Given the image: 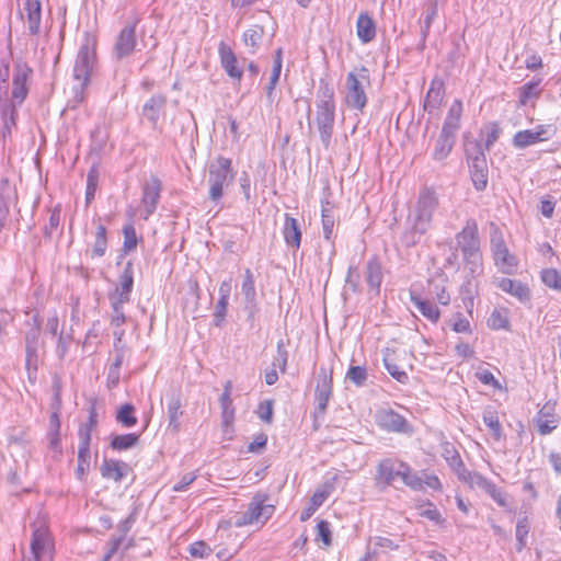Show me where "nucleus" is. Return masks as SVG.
<instances>
[{
    "mask_svg": "<svg viewBox=\"0 0 561 561\" xmlns=\"http://www.w3.org/2000/svg\"><path fill=\"white\" fill-rule=\"evenodd\" d=\"M332 394V373L324 367L320 368L318 382L314 392L316 409L313 416L316 420L322 419L327 412L328 402Z\"/></svg>",
    "mask_w": 561,
    "mask_h": 561,
    "instance_id": "8",
    "label": "nucleus"
},
{
    "mask_svg": "<svg viewBox=\"0 0 561 561\" xmlns=\"http://www.w3.org/2000/svg\"><path fill=\"white\" fill-rule=\"evenodd\" d=\"M461 114L462 103L459 100H455L449 107L440 133L456 139L457 133L460 129Z\"/></svg>",
    "mask_w": 561,
    "mask_h": 561,
    "instance_id": "24",
    "label": "nucleus"
},
{
    "mask_svg": "<svg viewBox=\"0 0 561 561\" xmlns=\"http://www.w3.org/2000/svg\"><path fill=\"white\" fill-rule=\"evenodd\" d=\"M321 217L324 238L330 240L334 228V214L332 208L323 207Z\"/></svg>",
    "mask_w": 561,
    "mask_h": 561,
    "instance_id": "54",
    "label": "nucleus"
},
{
    "mask_svg": "<svg viewBox=\"0 0 561 561\" xmlns=\"http://www.w3.org/2000/svg\"><path fill=\"white\" fill-rule=\"evenodd\" d=\"M456 240L462 256L481 253L478 224L474 219L467 220L462 230L457 233Z\"/></svg>",
    "mask_w": 561,
    "mask_h": 561,
    "instance_id": "10",
    "label": "nucleus"
},
{
    "mask_svg": "<svg viewBox=\"0 0 561 561\" xmlns=\"http://www.w3.org/2000/svg\"><path fill=\"white\" fill-rule=\"evenodd\" d=\"M134 283H119L110 294L112 308L121 307L130 300Z\"/></svg>",
    "mask_w": 561,
    "mask_h": 561,
    "instance_id": "36",
    "label": "nucleus"
},
{
    "mask_svg": "<svg viewBox=\"0 0 561 561\" xmlns=\"http://www.w3.org/2000/svg\"><path fill=\"white\" fill-rule=\"evenodd\" d=\"M370 87L368 69L350 71L345 79L344 103L351 110L363 112L368 102L366 90Z\"/></svg>",
    "mask_w": 561,
    "mask_h": 561,
    "instance_id": "4",
    "label": "nucleus"
},
{
    "mask_svg": "<svg viewBox=\"0 0 561 561\" xmlns=\"http://www.w3.org/2000/svg\"><path fill=\"white\" fill-rule=\"evenodd\" d=\"M500 288L516 297L520 302H527L530 300V289L527 283H499Z\"/></svg>",
    "mask_w": 561,
    "mask_h": 561,
    "instance_id": "37",
    "label": "nucleus"
},
{
    "mask_svg": "<svg viewBox=\"0 0 561 561\" xmlns=\"http://www.w3.org/2000/svg\"><path fill=\"white\" fill-rule=\"evenodd\" d=\"M445 94V87L444 82L440 79H434L431 82L430 89L427 91L425 102H424V108L425 111L432 113L438 106L440 105L443 98Z\"/></svg>",
    "mask_w": 561,
    "mask_h": 561,
    "instance_id": "29",
    "label": "nucleus"
},
{
    "mask_svg": "<svg viewBox=\"0 0 561 561\" xmlns=\"http://www.w3.org/2000/svg\"><path fill=\"white\" fill-rule=\"evenodd\" d=\"M257 414L262 421L271 423L273 417V402L270 400L261 402L259 405Z\"/></svg>",
    "mask_w": 561,
    "mask_h": 561,
    "instance_id": "63",
    "label": "nucleus"
},
{
    "mask_svg": "<svg viewBox=\"0 0 561 561\" xmlns=\"http://www.w3.org/2000/svg\"><path fill=\"white\" fill-rule=\"evenodd\" d=\"M90 438L89 434L84 432L81 435V443H79L78 449V466L76 470L78 479L83 480L90 467Z\"/></svg>",
    "mask_w": 561,
    "mask_h": 561,
    "instance_id": "28",
    "label": "nucleus"
},
{
    "mask_svg": "<svg viewBox=\"0 0 561 561\" xmlns=\"http://www.w3.org/2000/svg\"><path fill=\"white\" fill-rule=\"evenodd\" d=\"M219 299L215 306V325L220 327L226 318L228 299L231 293V283H221L219 287Z\"/></svg>",
    "mask_w": 561,
    "mask_h": 561,
    "instance_id": "32",
    "label": "nucleus"
},
{
    "mask_svg": "<svg viewBox=\"0 0 561 561\" xmlns=\"http://www.w3.org/2000/svg\"><path fill=\"white\" fill-rule=\"evenodd\" d=\"M402 482L413 490L423 489V478L411 471V468L405 463L404 471L401 478Z\"/></svg>",
    "mask_w": 561,
    "mask_h": 561,
    "instance_id": "52",
    "label": "nucleus"
},
{
    "mask_svg": "<svg viewBox=\"0 0 561 561\" xmlns=\"http://www.w3.org/2000/svg\"><path fill=\"white\" fill-rule=\"evenodd\" d=\"M139 440V435L135 433L116 435L112 438L111 447L115 450H126L134 447Z\"/></svg>",
    "mask_w": 561,
    "mask_h": 561,
    "instance_id": "44",
    "label": "nucleus"
},
{
    "mask_svg": "<svg viewBox=\"0 0 561 561\" xmlns=\"http://www.w3.org/2000/svg\"><path fill=\"white\" fill-rule=\"evenodd\" d=\"M410 299L417 311L427 320L433 323L438 321L440 312L432 298H430L427 295L422 296L415 289H410Z\"/></svg>",
    "mask_w": 561,
    "mask_h": 561,
    "instance_id": "20",
    "label": "nucleus"
},
{
    "mask_svg": "<svg viewBox=\"0 0 561 561\" xmlns=\"http://www.w3.org/2000/svg\"><path fill=\"white\" fill-rule=\"evenodd\" d=\"M16 103L8 102L0 108V116L2 121V137L5 138L12 133V128L16 125L18 110Z\"/></svg>",
    "mask_w": 561,
    "mask_h": 561,
    "instance_id": "34",
    "label": "nucleus"
},
{
    "mask_svg": "<svg viewBox=\"0 0 561 561\" xmlns=\"http://www.w3.org/2000/svg\"><path fill=\"white\" fill-rule=\"evenodd\" d=\"M438 205V195L434 190L425 187L419 193L414 211L409 217L410 227L402 237L405 245H415L427 232Z\"/></svg>",
    "mask_w": 561,
    "mask_h": 561,
    "instance_id": "1",
    "label": "nucleus"
},
{
    "mask_svg": "<svg viewBox=\"0 0 561 561\" xmlns=\"http://www.w3.org/2000/svg\"><path fill=\"white\" fill-rule=\"evenodd\" d=\"M548 128L543 125H538L534 129H525L517 131L512 140V144L517 149H524L537 142L547 140L549 138Z\"/></svg>",
    "mask_w": 561,
    "mask_h": 561,
    "instance_id": "15",
    "label": "nucleus"
},
{
    "mask_svg": "<svg viewBox=\"0 0 561 561\" xmlns=\"http://www.w3.org/2000/svg\"><path fill=\"white\" fill-rule=\"evenodd\" d=\"M99 173L95 168H92L87 175V190H85V202L90 204L94 198L95 191L98 187Z\"/></svg>",
    "mask_w": 561,
    "mask_h": 561,
    "instance_id": "53",
    "label": "nucleus"
},
{
    "mask_svg": "<svg viewBox=\"0 0 561 561\" xmlns=\"http://www.w3.org/2000/svg\"><path fill=\"white\" fill-rule=\"evenodd\" d=\"M470 488H479L483 490L486 494H489L500 506H507V495L506 493L497 488L492 481L478 473L477 477L469 484Z\"/></svg>",
    "mask_w": 561,
    "mask_h": 561,
    "instance_id": "23",
    "label": "nucleus"
},
{
    "mask_svg": "<svg viewBox=\"0 0 561 561\" xmlns=\"http://www.w3.org/2000/svg\"><path fill=\"white\" fill-rule=\"evenodd\" d=\"M188 551L195 558H206L211 553V548L204 541H195L190 546Z\"/></svg>",
    "mask_w": 561,
    "mask_h": 561,
    "instance_id": "60",
    "label": "nucleus"
},
{
    "mask_svg": "<svg viewBox=\"0 0 561 561\" xmlns=\"http://www.w3.org/2000/svg\"><path fill=\"white\" fill-rule=\"evenodd\" d=\"M127 463L113 459H105L101 466V474L103 478L121 481L127 473Z\"/></svg>",
    "mask_w": 561,
    "mask_h": 561,
    "instance_id": "33",
    "label": "nucleus"
},
{
    "mask_svg": "<svg viewBox=\"0 0 561 561\" xmlns=\"http://www.w3.org/2000/svg\"><path fill=\"white\" fill-rule=\"evenodd\" d=\"M333 482H325L322 485H320L310 497L306 507L301 511L300 520H308L314 514V512L325 502V500L333 492Z\"/></svg>",
    "mask_w": 561,
    "mask_h": 561,
    "instance_id": "19",
    "label": "nucleus"
},
{
    "mask_svg": "<svg viewBox=\"0 0 561 561\" xmlns=\"http://www.w3.org/2000/svg\"><path fill=\"white\" fill-rule=\"evenodd\" d=\"M98 420H96V411L95 408L92 405L89 410V421L88 423L83 424L79 428V443H81V435L87 432L89 434V438L91 439V432L96 426Z\"/></svg>",
    "mask_w": 561,
    "mask_h": 561,
    "instance_id": "61",
    "label": "nucleus"
},
{
    "mask_svg": "<svg viewBox=\"0 0 561 561\" xmlns=\"http://www.w3.org/2000/svg\"><path fill=\"white\" fill-rule=\"evenodd\" d=\"M463 272L466 273L465 277L468 278V280H470V278L479 277L483 271L481 253L463 256Z\"/></svg>",
    "mask_w": 561,
    "mask_h": 561,
    "instance_id": "40",
    "label": "nucleus"
},
{
    "mask_svg": "<svg viewBox=\"0 0 561 561\" xmlns=\"http://www.w3.org/2000/svg\"><path fill=\"white\" fill-rule=\"evenodd\" d=\"M280 71H282V49L278 48L275 54V57H274L273 69H272L271 76H270V82L266 87V94L268 98L272 96V93L276 87V83L279 80Z\"/></svg>",
    "mask_w": 561,
    "mask_h": 561,
    "instance_id": "45",
    "label": "nucleus"
},
{
    "mask_svg": "<svg viewBox=\"0 0 561 561\" xmlns=\"http://www.w3.org/2000/svg\"><path fill=\"white\" fill-rule=\"evenodd\" d=\"M431 288L426 294L433 301L436 299L440 305L447 306L450 301V295L446 291L445 287L439 283H430Z\"/></svg>",
    "mask_w": 561,
    "mask_h": 561,
    "instance_id": "49",
    "label": "nucleus"
},
{
    "mask_svg": "<svg viewBox=\"0 0 561 561\" xmlns=\"http://www.w3.org/2000/svg\"><path fill=\"white\" fill-rule=\"evenodd\" d=\"M21 16L26 20L28 33L36 36L41 33L42 2L41 0H24Z\"/></svg>",
    "mask_w": 561,
    "mask_h": 561,
    "instance_id": "16",
    "label": "nucleus"
},
{
    "mask_svg": "<svg viewBox=\"0 0 561 561\" xmlns=\"http://www.w3.org/2000/svg\"><path fill=\"white\" fill-rule=\"evenodd\" d=\"M232 161L226 157H218L208 167V198L216 205L220 204L227 188L234 180Z\"/></svg>",
    "mask_w": 561,
    "mask_h": 561,
    "instance_id": "3",
    "label": "nucleus"
},
{
    "mask_svg": "<svg viewBox=\"0 0 561 561\" xmlns=\"http://www.w3.org/2000/svg\"><path fill=\"white\" fill-rule=\"evenodd\" d=\"M490 243L497 268L504 274H514L518 266V260L510 252L500 228L494 224H491Z\"/></svg>",
    "mask_w": 561,
    "mask_h": 561,
    "instance_id": "6",
    "label": "nucleus"
},
{
    "mask_svg": "<svg viewBox=\"0 0 561 561\" xmlns=\"http://www.w3.org/2000/svg\"><path fill=\"white\" fill-rule=\"evenodd\" d=\"M137 24L138 20L129 21L118 33L113 48V56L117 60L127 58L134 53L137 45Z\"/></svg>",
    "mask_w": 561,
    "mask_h": 561,
    "instance_id": "9",
    "label": "nucleus"
},
{
    "mask_svg": "<svg viewBox=\"0 0 561 561\" xmlns=\"http://www.w3.org/2000/svg\"><path fill=\"white\" fill-rule=\"evenodd\" d=\"M220 64L226 73L233 80L240 81L242 79L243 70L239 66V61L232 49L224 42H220L218 47Z\"/></svg>",
    "mask_w": 561,
    "mask_h": 561,
    "instance_id": "18",
    "label": "nucleus"
},
{
    "mask_svg": "<svg viewBox=\"0 0 561 561\" xmlns=\"http://www.w3.org/2000/svg\"><path fill=\"white\" fill-rule=\"evenodd\" d=\"M405 463L403 461L383 459L377 466L376 483L385 488L394 485L397 479H401L404 471Z\"/></svg>",
    "mask_w": 561,
    "mask_h": 561,
    "instance_id": "11",
    "label": "nucleus"
},
{
    "mask_svg": "<svg viewBox=\"0 0 561 561\" xmlns=\"http://www.w3.org/2000/svg\"><path fill=\"white\" fill-rule=\"evenodd\" d=\"M488 327L492 330H510V312L505 308H495L489 319Z\"/></svg>",
    "mask_w": 561,
    "mask_h": 561,
    "instance_id": "38",
    "label": "nucleus"
},
{
    "mask_svg": "<svg viewBox=\"0 0 561 561\" xmlns=\"http://www.w3.org/2000/svg\"><path fill=\"white\" fill-rule=\"evenodd\" d=\"M367 369L364 366H351L346 373V379L357 387H363L367 381Z\"/></svg>",
    "mask_w": 561,
    "mask_h": 561,
    "instance_id": "48",
    "label": "nucleus"
},
{
    "mask_svg": "<svg viewBox=\"0 0 561 561\" xmlns=\"http://www.w3.org/2000/svg\"><path fill=\"white\" fill-rule=\"evenodd\" d=\"M60 206H56L50 210L49 220L48 224L44 227V236L48 239H50L54 234V232L57 230V228L60 225Z\"/></svg>",
    "mask_w": 561,
    "mask_h": 561,
    "instance_id": "50",
    "label": "nucleus"
},
{
    "mask_svg": "<svg viewBox=\"0 0 561 561\" xmlns=\"http://www.w3.org/2000/svg\"><path fill=\"white\" fill-rule=\"evenodd\" d=\"M167 98L162 94L152 95L142 106V116L154 128L158 124L161 113L164 111Z\"/></svg>",
    "mask_w": 561,
    "mask_h": 561,
    "instance_id": "25",
    "label": "nucleus"
},
{
    "mask_svg": "<svg viewBox=\"0 0 561 561\" xmlns=\"http://www.w3.org/2000/svg\"><path fill=\"white\" fill-rule=\"evenodd\" d=\"M529 531V523L528 518L524 517L518 519L516 525V540H517V551H522L526 546V538Z\"/></svg>",
    "mask_w": 561,
    "mask_h": 561,
    "instance_id": "51",
    "label": "nucleus"
},
{
    "mask_svg": "<svg viewBox=\"0 0 561 561\" xmlns=\"http://www.w3.org/2000/svg\"><path fill=\"white\" fill-rule=\"evenodd\" d=\"M391 355L392 354H390L389 352L385 353V355H383L385 368L391 375V377L394 378L397 381H399L401 383H407L409 381L408 374L404 370L399 368V366L394 363Z\"/></svg>",
    "mask_w": 561,
    "mask_h": 561,
    "instance_id": "43",
    "label": "nucleus"
},
{
    "mask_svg": "<svg viewBox=\"0 0 561 561\" xmlns=\"http://www.w3.org/2000/svg\"><path fill=\"white\" fill-rule=\"evenodd\" d=\"M378 424L390 432H404L408 423L403 416L392 410H382L377 414Z\"/></svg>",
    "mask_w": 561,
    "mask_h": 561,
    "instance_id": "26",
    "label": "nucleus"
},
{
    "mask_svg": "<svg viewBox=\"0 0 561 561\" xmlns=\"http://www.w3.org/2000/svg\"><path fill=\"white\" fill-rule=\"evenodd\" d=\"M534 422L540 435H548L556 430L560 422V417L556 413V403L551 401L546 402L538 411Z\"/></svg>",
    "mask_w": 561,
    "mask_h": 561,
    "instance_id": "14",
    "label": "nucleus"
},
{
    "mask_svg": "<svg viewBox=\"0 0 561 561\" xmlns=\"http://www.w3.org/2000/svg\"><path fill=\"white\" fill-rule=\"evenodd\" d=\"M135 408L130 403H126L121 407V409L117 411L116 420L118 423H121L124 427H131L136 425L137 417L134 415Z\"/></svg>",
    "mask_w": 561,
    "mask_h": 561,
    "instance_id": "46",
    "label": "nucleus"
},
{
    "mask_svg": "<svg viewBox=\"0 0 561 561\" xmlns=\"http://www.w3.org/2000/svg\"><path fill=\"white\" fill-rule=\"evenodd\" d=\"M444 458L450 469L456 473L457 478L468 485L472 482L474 477H477L478 472L470 471L466 468L461 457L454 447L445 448Z\"/></svg>",
    "mask_w": 561,
    "mask_h": 561,
    "instance_id": "17",
    "label": "nucleus"
},
{
    "mask_svg": "<svg viewBox=\"0 0 561 561\" xmlns=\"http://www.w3.org/2000/svg\"><path fill=\"white\" fill-rule=\"evenodd\" d=\"M161 192V182L158 178L152 176L145 183L142 188V204L145 206V219H148L157 208Z\"/></svg>",
    "mask_w": 561,
    "mask_h": 561,
    "instance_id": "21",
    "label": "nucleus"
},
{
    "mask_svg": "<svg viewBox=\"0 0 561 561\" xmlns=\"http://www.w3.org/2000/svg\"><path fill=\"white\" fill-rule=\"evenodd\" d=\"M263 27L259 25H254L253 27L247 30L243 33V42L245 46L249 48V53L255 54L259 49L262 38H263Z\"/></svg>",
    "mask_w": 561,
    "mask_h": 561,
    "instance_id": "41",
    "label": "nucleus"
},
{
    "mask_svg": "<svg viewBox=\"0 0 561 561\" xmlns=\"http://www.w3.org/2000/svg\"><path fill=\"white\" fill-rule=\"evenodd\" d=\"M124 234V243L123 251L124 253H129L135 250L138 243V238L136 233V229L133 224L125 225L123 228Z\"/></svg>",
    "mask_w": 561,
    "mask_h": 561,
    "instance_id": "47",
    "label": "nucleus"
},
{
    "mask_svg": "<svg viewBox=\"0 0 561 561\" xmlns=\"http://www.w3.org/2000/svg\"><path fill=\"white\" fill-rule=\"evenodd\" d=\"M314 123L322 145L329 148L335 123V101L334 90L328 83H322L318 90Z\"/></svg>",
    "mask_w": 561,
    "mask_h": 561,
    "instance_id": "2",
    "label": "nucleus"
},
{
    "mask_svg": "<svg viewBox=\"0 0 561 561\" xmlns=\"http://www.w3.org/2000/svg\"><path fill=\"white\" fill-rule=\"evenodd\" d=\"M31 75L32 69L26 64L19 62L15 65L12 79V99L10 102L18 105L24 102L28 93L27 81Z\"/></svg>",
    "mask_w": 561,
    "mask_h": 561,
    "instance_id": "12",
    "label": "nucleus"
},
{
    "mask_svg": "<svg viewBox=\"0 0 561 561\" xmlns=\"http://www.w3.org/2000/svg\"><path fill=\"white\" fill-rule=\"evenodd\" d=\"M283 236L286 244L295 251L299 249L301 242V230L297 219L290 215H285Z\"/></svg>",
    "mask_w": 561,
    "mask_h": 561,
    "instance_id": "27",
    "label": "nucleus"
},
{
    "mask_svg": "<svg viewBox=\"0 0 561 561\" xmlns=\"http://www.w3.org/2000/svg\"><path fill=\"white\" fill-rule=\"evenodd\" d=\"M107 249L106 228L102 224L96 225L95 240L91 249L92 257H102Z\"/></svg>",
    "mask_w": 561,
    "mask_h": 561,
    "instance_id": "42",
    "label": "nucleus"
},
{
    "mask_svg": "<svg viewBox=\"0 0 561 561\" xmlns=\"http://www.w3.org/2000/svg\"><path fill=\"white\" fill-rule=\"evenodd\" d=\"M95 59L93 44L87 37L79 48L73 66V78L79 81L81 88H84L89 83Z\"/></svg>",
    "mask_w": 561,
    "mask_h": 561,
    "instance_id": "7",
    "label": "nucleus"
},
{
    "mask_svg": "<svg viewBox=\"0 0 561 561\" xmlns=\"http://www.w3.org/2000/svg\"><path fill=\"white\" fill-rule=\"evenodd\" d=\"M451 328L457 333L470 332V323L461 313H456L454 316L451 320Z\"/></svg>",
    "mask_w": 561,
    "mask_h": 561,
    "instance_id": "62",
    "label": "nucleus"
},
{
    "mask_svg": "<svg viewBox=\"0 0 561 561\" xmlns=\"http://www.w3.org/2000/svg\"><path fill=\"white\" fill-rule=\"evenodd\" d=\"M231 381H227L224 387V392L220 396V408H221V419L222 425L228 427L232 424L234 420V409L231 400Z\"/></svg>",
    "mask_w": 561,
    "mask_h": 561,
    "instance_id": "31",
    "label": "nucleus"
},
{
    "mask_svg": "<svg viewBox=\"0 0 561 561\" xmlns=\"http://www.w3.org/2000/svg\"><path fill=\"white\" fill-rule=\"evenodd\" d=\"M357 36L362 43L371 42L376 36V25L368 13L362 12L356 22Z\"/></svg>",
    "mask_w": 561,
    "mask_h": 561,
    "instance_id": "30",
    "label": "nucleus"
},
{
    "mask_svg": "<svg viewBox=\"0 0 561 561\" xmlns=\"http://www.w3.org/2000/svg\"><path fill=\"white\" fill-rule=\"evenodd\" d=\"M268 495L256 493L248 504L245 512L236 517L234 526L243 527L253 524L264 525L274 514L275 506L267 503Z\"/></svg>",
    "mask_w": 561,
    "mask_h": 561,
    "instance_id": "5",
    "label": "nucleus"
},
{
    "mask_svg": "<svg viewBox=\"0 0 561 561\" xmlns=\"http://www.w3.org/2000/svg\"><path fill=\"white\" fill-rule=\"evenodd\" d=\"M196 479V476L193 473V472H188V473H185L181 480L179 482H176L174 485H173V491L174 492H182L184 491L191 483L194 482V480Z\"/></svg>",
    "mask_w": 561,
    "mask_h": 561,
    "instance_id": "64",
    "label": "nucleus"
},
{
    "mask_svg": "<svg viewBox=\"0 0 561 561\" xmlns=\"http://www.w3.org/2000/svg\"><path fill=\"white\" fill-rule=\"evenodd\" d=\"M483 422L491 431L496 440L502 438V425L499 420L497 411L493 407H486L483 411Z\"/></svg>",
    "mask_w": 561,
    "mask_h": 561,
    "instance_id": "39",
    "label": "nucleus"
},
{
    "mask_svg": "<svg viewBox=\"0 0 561 561\" xmlns=\"http://www.w3.org/2000/svg\"><path fill=\"white\" fill-rule=\"evenodd\" d=\"M317 537L320 539L325 546H330L332 542V533L330 529V523L327 520H320L317 524Z\"/></svg>",
    "mask_w": 561,
    "mask_h": 561,
    "instance_id": "59",
    "label": "nucleus"
},
{
    "mask_svg": "<svg viewBox=\"0 0 561 561\" xmlns=\"http://www.w3.org/2000/svg\"><path fill=\"white\" fill-rule=\"evenodd\" d=\"M471 162L470 174L473 186L477 191L485 190L488 185V165L485 154L479 145H476V154L469 156Z\"/></svg>",
    "mask_w": 561,
    "mask_h": 561,
    "instance_id": "13",
    "label": "nucleus"
},
{
    "mask_svg": "<svg viewBox=\"0 0 561 561\" xmlns=\"http://www.w3.org/2000/svg\"><path fill=\"white\" fill-rule=\"evenodd\" d=\"M0 199L12 203L16 201L15 187L7 179L0 181Z\"/></svg>",
    "mask_w": 561,
    "mask_h": 561,
    "instance_id": "58",
    "label": "nucleus"
},
{
    "mask_svg": "<svg viewBox=\"0 0 561 561\" xmlns=\"http://www.w3.org/2000/svg\"><path fill=\"white\" fill-rule=\"evenodd\" d=\"M382 277L381 264L375 259L369 260L366 265V280H381Z\"/></svg>",
    "mask_w": 561,
    "mask_h": 561,
    "instance_id": "56",
    "label": "nucleus"
},
{
    "mask_svg": "<svg viewBox=\"0 0 561 561\" xmlns=\"http://www.w3.org/2000/svg\"><path fill=\"white\" fill-rule=\"evenodd\" d=\"M181 408L180 394L176 391H172L168 394L167 402L168 431L172 434H178L181 428L180 417L183 414Z\"/></svg>",
    "mask_w": 561,
    "mask_h": 561,
    "instance_id": "22",
    "label": "nucleus"
},
{
    "mask_svg": "<svg viewBox=\"0 0 561 561\" xmlns=\"http://www.w3.org/2000/svg\"><path fill=\"white\" fill-rule=\"evenodd\" d=\"M437 16V3L435 1L431 2L426 10V15L422 25V36L425 38L430 32L432 22Z\"/></svg>",
    "mask_w": 561,
    "mask_h": 561,
    "instance_id": "57",
    "label": "nucleus"
},
{
    "mask_svg": "<svg viewBox=\"0 0 561 561\" xmlns=\"http://www.w3.org/2000/svg\"><path fill=\"white\" fill-rule=\"evenodd\" d=\"M539 94V81L528 82L520 88L519 102L525 105L528 100Z\"/></svg>",
    "mask_w": 561,
    "mask_h": 561,
    "instance_id": "55",
    "label": "nucleus"
},
{
    "mask_svg": "<svg viewBox=\"0 0 561 561\" xmlns=\"http://www.w3.org/2000/svg\"><path fill=\"white\" fill-rule=\"evenodd\" d=\"M455 144V138L440 133L435 142V148L432 152V158L436 161H443L449 156Z\"/></svg>",
    "mask_w": 561,
    "mask_h": 561,
    "instance_id": "35",
    "label": "nucleus"
}]
</instances>
